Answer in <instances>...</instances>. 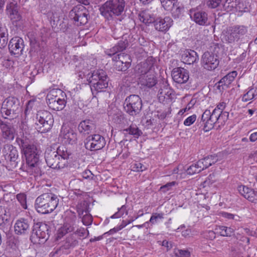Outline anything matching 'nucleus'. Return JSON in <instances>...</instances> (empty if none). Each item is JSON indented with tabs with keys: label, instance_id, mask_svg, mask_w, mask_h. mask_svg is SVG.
I'll list each match as a JSON object with an SVG mask.
<instances>
[{
	"label": "nucleus",
	"instance_id": "1",
	"mask_svg": "<svg viewBox=\"0 0 257 257\" xmlns=\"http://www.w3.org/2000/svg\"><path fill=\"white\" fill-rule=\"evenodd\" d=\"M16 142L26 157L27 165L32 169L36 168L35 171L39 169L41 163L39 159L40 152L31 140L23 134L17 138Z\"/></svg>",
	"mask_w": 257,
	"mask_h": 257
},
{
	"label": "nucleus",
	"instance_id": "2",
	"mask_svg": "<svg viewBox=\"0 0 257 257\" xmlns=\"http://www.w3.org/2000/svg\"><path fill=\"white\" fill-rule=\"evenodd\" d=\"M229 113L227 111H223L219 113V111H212L206 109L201 116V121L198 125L202 130L206 132L213 128L215 123L220 125H224L228 120Z\"/></svg>",
	"mask_w": 257,
	"mask_h": 257
},
{
	"label": "nucleus",
	"instance_id": "3",
	"mask_svg": "<svg viewBox=\"0 0 257 257\" xmlns=\"http://www.w3.org/2000/svg\"><path fill=\"white\" fill-rule=\"evenodd\" d=\"M59 203L57 196L51 192L43 193L35 201L37 211L42 214H48L56 209Z\"/></svg>",
	"mask_w": 257,
	"mask_h": 257
},
{
	"label": "nucleus",
	"instance_id": "4",
	"mask_svg": "<svg viewBox=\"0 0 257 257\" xmlns=\"http://www.w3.org/2000/svg\"><path fill=\"white\" fill-rule=\"evenodd\" d=\"M125 7L124 0H108L100 7L99 10L102 16L109 20L113 16L121 15Z\"/></svg>",
	"mask_w": 257,
	"mask_h": 257
},
{
	"label": "nucleus",
	"instance_id": "5",
	"mask_svg": "<svg viewBox=\"0 0 257 257\" xmlns=\"http://www.w3.org/2000/svg\"><path fill=\"white\" fill-rule=\"evenodd\" d=\"M92 94L105 91L108 87L109 78L102 69L94 70L88 79Z\"/></svg>",
	"mask_w": 257,
	"mask_h": 257
},
{
	"label": "nucleus",
	"instance_id": "6",
	"mask_svg": "<svg viewBox=\"0 0 257 257\" xmlns=\"http://www.w3.org/2000/svg\"><path fill=\"white\" fill-rule=\"evenodd\" d=\"M136 69L140 75L139 79L142 85L151 88L157 84V79L154 71L148 63H142L138 65Z\"/></svg>",
	"mask_w": 257,
	"mask_h": 257
},
{
	"label": "nucleus",
	"instance_id": "7",
	"mask_svg": "<svg viewBox=\"0 0 257 257\" xmlns=\"http://www.w3.org/2000/svg\"><path fill=\"white\" fill-rule=\"evenodd\" d=\"M20 111V101L17 98L9 97L3 102L1 112L5 118L14 119Z\"/></svg>",
	"mask_w": 257,
	"mask_h": 257
},
{
	"label": "nucleus",
	"instance_id": "8",
	"mask_svg": "<svg viewBox=\"0 0 257 257\" xmlns=\"http://www.w3.org/2000/svg\"><path fill=\"white\" fill-rule=\"evenodd\" d=\"M49 237V226L39 222L33 225L30 240L34 244H43Z\"/></svg>",
	"mask_w": 257,
	"mask_h": 257
},
{
	"label": "nucleus",
	"instance_id": "9",
	"mask_svg": "<svg viewBox=\"0 0 257 257\" xmlns=\"http://www.w3.org/2000/svg\"><path fill=\"white\" fill-rule=\"evenodd\" d=\"M36 118L35 128L41 133L48 132L53 124V115L47 110L38 111Z\"/></svg>",
	"mask_w": 257,
	"mask_h": 257
},
{
	"label": "nucleus",
	"instance_id": "10",
	"mask_svg": "<svg viewBox=\"0 0 257 257\" xmlns=\"http://www.w3.org/2000/svg\"><path fill=\"white\" fill-rule=\"evenodd\" d=\"M124 108L125 111L133 116L140 114L142 106V100L138 95H130L124 101Z\"/></svg>",
	"mask_w": 257,
	"mask_h": 257
},
{
	"label": "nucleus",
	"instance_id": "11",
	"mask_svg": "<svg viewBox=\"0 0 257 257\" xmlns=\"http://www.w3.org/2000/svg\"><path fill=\"white\" fill-rule=\"evenodd\" d=\"M105 140L103 137L99 134L88 136L84 141L85 148L90 151H95L102 149L105 145Z\"/></svg>",
	"mask_w": 257,
	"mask_h": 257
},
{
	"label": "nucleus",
	"instance_id": "12",
	"mask_svg": "<svg viewBox=\"0 0 257 257\" xmlns=\"http://www.w3.org/2000/svg\"><path fill=\"white\" fill-rule=\"evenodd\" d=\"M78 244L79 239L76 237V234L71 233L64 238L61 241V245L56 249L54 253L58 254L60 252H62L63 253H69Z\"/></svg>",
	"mask_w": 257,
	"mask_h": 257
},
{
	"label": "nucleus",
	"instance_id": "13",
	"mask_svg": "<svg viewBox=\"0 0 257 257\" xmlns=\"http://www.w3.org/2000/svg\"><path fill=\"white\" fill-rule=\"evenodd\" d=\"M87 11L82 6L74 7L69 13V18L77 26L84 25L87 23Z\"/></svg>",
	"mask_w": 257,
	"mask_h": 257
},
{
	"label": "nucleus",
	"instance_id": "14",
	"mask_svg": "<svg viewBox=\"0 0 257 257\" xmlns=\"http://www.w3.org/2000/svg\"><path fill=\"white\" fill-rule=\"evenodd\" d=\"M247 27L243 25H236L229 28L225 40L229 43L238 41L247 32Z\"/></svg>",
	"mask_w": 257,
	"mask_h": 257
},
{
	"label": "nucleus",
	"instance_id": "15",
	"mask_svg": "<svg viewBox=\"0 0 257 257\" xmlns=\"http://www.w3.org/2000/svg\"><path fill=\"white\" fill-rule=\"evenodd\" d=\"M45 158L47 165L53 169L63 168L65 166H61V160L54 149L51 147L47 148L45 152Z\"/></svg>",
	"mask_w": 257,
	"mask_h": 257
},
{
	"label": "nucleus",
	"instance_id": "16",
	"mask_svg": "<svg viewBox=\"0 0 257 257\" xmlns=\"http://www.w3.org/2000/svg\"><path fill=\"white\" fill-rule=\"evenodd\" d=\"M33 222L30 219L21 218L18 219L14 225V231L17 235L29 234L32 230Z\"/></svg>",
	"mask_w": 257,
	"mask_h": 257
},
{
	"label": "nucleus",
	"instance_id": "17",
	"mask_svg": "<svg viewBox=\"0 0 257 257\" xmlns=\"http://www.w3.org/2000/svg\"><path fill=\"white\" fill-rule=\"evenodd\" d=\"M128 45V41L123 38L122 40L118 41L113 47L105 50V53L106 55L112 56V60L117 62L120 60V52L125 50Z\"/></svg>",
	"mask_w": 257,
	"mask_h": 257
},
{
	"label": "nucleus",
	"instance_id": "18",
	"mask_svg": "<svg viewBox=\"0 0 257 257\" xmlns=\"http://www.w3.org/2000/svg\"><path fill=\"white\" fill-rule=\"evenodd\" d=\"M189 15L191 19L200 26L209 25L208 14L202 10L194 9L190 10Z\"/></svg>",
	"mask_w": 257,
	"mask_h": 257
},
{
	"label": "nucleus",
	"instance_id": "19",
	"mask_svg": "<svg viewBox=\"0 0 257 257\" xmlns=\"http://www.w3.org/2000/svg\"><path fill=\"white\" fill-rule=\"evenodd\" d=\"M60 137L64 143L73 145L77 142V133L71 127L65 125L62 126Z\"/></svg>",
	"mask_w": 257,
	"mask_h": 257
},
{
	"label": "nucleus",
	"instance_id": "20",
	"mask_svg": "<svg viewBox=\"0 0 257 257\" xmlns=\"http://www.w3.org/2000/svg\"><path fill=\"white\" fill-rule=\"evenodd\" d=\"M218 56L213 55L211 52H205L202 57V64L208 70H214L219 65Z\"/></svg>",
	"mask_w": 257,
	"mask_h": 257
},
{
	"label": "nucleus",
	"instance_id": "21",
	"mask_svg": "<svg viewBox=\"0 0 257 257\" xmlns=\"http://www.w3.org/2000/svg\"><path fill=\"white\" fill-rule=\"evenodd\" d=\"M172 76L173 80L176 83H185L189 80V72L183 68H175L172 72Z\"/></svg>",
	"mask_w": 257,
	"mask_h": 257
},
{
	"label": "nucleus",
	"instance_id": "22",
	"mask_svg": "<svg viewBox=\"0 0 257 257\" xmlns=\"http://www.w3.org/2000/svg\"><path fill=\"white\" fill-rule=\"evenodd\" d=\"M24 48V41L20 37L13 38L9 44V49L11 53L20 55Z\"/></svg>",
	"mask_w": 257,
	"mask_h": 257
},
{
	"label": "nucleus",
	"instance_id": "23",
	"mask_svg": "<svg viewBox=\"0 0 257 257\" xmlns=\"http://www.w3.org/2000/svg\"><path fill=\"white\" fill-rule=\"evenodd\" d=\"M174 95L173 90L167 85H164L161 87L158 93L159 100L162 103L170 102L173 98Z\"/></svg>",
	"mask_w": 257,
	"mask_h": 257
},
{
	"label": "nucleus",
	"instance_id": "24",
	"mask_svg": "<svg viewBox=\"0 0 257 257\" xmlns=\"http://www.w3.org/2000/svg\"><path fill=\"white\" fill-rule=\"evenodd\" d=\"M237 75V73L235 71L228 73L218 82V84H216L217 89L220 92L223 91V90L228 88L229 85L234 80Z\"/></svg>",
	"mask_w": 257,
	"mask_h": 257
},
{
	"label": "nucleus",
	"instance_id": "25",
	"mask_svg": "<svg viewBox=\"0 0 257 257\" xmlns=\"http://www.w3.org/2000/svg\"><path fill=\"white\" fill-rule=\"evenodd\" d=\"M173 24V20L169 17H166L164 19H157L154 23L155 29L160 32H166Z\"/></svg>",
	"mask_w": 257,
	"mask_h": 257
},
{
	"label": "nucleus",
	"instance_id": "26",
	"mask_svg": "<svg viewBox=\"0 0 257 257\" xmlns=\"http://www.w3.org/2000/svg\"><path fill=\"white\" fill-rule=\"evenodd\" d=\"M96 128L93 121L90 119H85L81 121L78 125V129L80 133L90 134Z\"/></svg>",
	"mask_w": 257,
	"mask_h": 257
},
{
	"label": "nucleus",
	"instance_id": "27",
	"mask_svg": "<svg viewBox=\"0 0 257 257\" xmlns=\"http://www.w3.org/2000/svg\"><path fill=\"white\" fill-rule=\"evenodd\" d=\"M182 60L184 63L191 65L198 61L199 56L195 51L186 50L182 55Z\"/></svg>",
	"mask_w": 257,
	"mask_h": 257
},
{
	"label": "nucleus",
	"instance_id": "28",
	"mask_svg": "<svg viewBox=\"0 0 257 257\" xmlns=\"http://www.w3.org/2000/svg\"><path fill=\"white\" fill-rule=\"evenodd\" d=\"M9 153L5 155V160L9 162L13 167H16L17 166V159L18 158V152L16 148L12 146L8 147Z\"/></svg>",
	"mask_w": 257,
	"mask_h": 257
},
{
	"label": "nucleus",
	"instance_id": "29",
	"mask_svg": "<svg viewBox=\"0 0 257 257\" xmlns=\"http://www.w3.org/2000/svg\"><path fill=\"white\" fill-rule=\"evenodd\" d=\"M56 151L61 160V166H66L68 163L67 160L71 155L70 151L65 146L62 145L59 146Z\"/></svg>",
	"mask_w": 257,
	"mask_h": 257
},
{
	"label": "nucleus",
	"instance_id": "30",
	"mask_svg": "<svg viewBox=\"0 0 257 257\" xmlns=\"http://www.w3.org/2000/svg\"><path fill=\"white\" fill-rule=\"evenodd\" d=\"M66 101L65 100L64 97H60L57 99H55L47 104L48 105L50 108L54 110L60 111L62 110L66 106Z\"/></svg>",
	"mask_w": 257,
	"mask_h": 257
},
{
	"label": "nucleus",
	"instance_id": "31",
	"mask_svg": "<svg viewBox=\"0 0 257 257\" xmlns=\"http://www.w3.org/2000/svg\"><path fill=\"white\" fill-rule=\"evenodd\" d=\"M74 229V223H65L63 225L58 229L57 239H60L66 234L73 232Z\"/></svg>",
	"mask_w": 257,
	"mask_h": 257
},
{
	"label": "nucleus",
	"instance_id": "32",
	"mask_svg": "<svg viewBox=\"0 0 257 257\" xmlns=\"http://www.w3.org/2000/svg\"><path fill=\"white\" fill-rule=\"evenodd\" d=\"M140 20L146 24L155 23L156 20L153 14H151L148 10L142 11L139 15Z\"/></svg>",
	"mask_w": 257,
	"mask_h": 257
},
{
	"label": "nucleus",
	"instance_id": "33",
	"mask_svg": "<svg viewBox=\"0 0 257 257\" xmlns=\"http://www.w3.org/2000/svg\"><path fill=\"white\" fill-rule=\"evenodd\" d=\"M122 132L124 135H132L136 138H139L143 134L142 131L136 125L133 124L128 127L122 130Z\"/></svg>",
	"mask_w": 257,
	"mask_h": 257
},
{
	"label": "nucleus",
	"instance_id": "34",
	"mask_svg": "<svg viewBox=\"0 0 257 257\" xmlns=\"http://www.w3.org/2000/svg\"><path fill=\"white\" fill-rule=\"evenodd\" d=\"M64 97L63 92L61 89H53L47 94L46 97L47 103H48L55 99Z\"/></svg>",
	"mask_w": 257,
	"mask_h": 257
},
{
	"label": "nucleus",
	"instance_id": "35",
	"mask_svg": "<svg viewBox=\"0 0 257 257\" xmlns=\"http://www.w3.org/2000/svg\"><path fill=\"white\" fill-rule=\"evenodd\" d=\"M11 226V223L10 218L4 213L0 215V229L3 230L4 232L7 233L9 231Z\"/></svg>",
	"mask_w": 257,
	"mask_h": 257
},
{
	"label": "nucleus",
	"instance_id": "36",
	"mask_svg": "<svg viewBox=\"0 0 257 257\" xmlns=\"http://www.w3.org/2000/svg\"><path fill=\"white\" fill-rule=\"evenodd\" d=\"M8 41V33L5 26H0V49L5 48Z\"/></svg>",
	"mask_w": 257,
	"mask_h": 257
},
{
	"label": "nucleus",
	"instance_id": "37",
	"mask_svg": "<svg viewBox=\"0 0 257 257\" xmlns=\"http://www.w3.org/2000/svg\"><path fill=\"white\" fill-rule=\"evenodd\" d=\"M3 136L4 138L12 140L14 138L13 129L7 124H3L2 127Z\"/></svg>",
	"mask_w": 257,
	"mask_h": 257
},
{
	"label": "nucleus",
	"instance_id": "38",
	"mask_svg": "<svg viewBox=\"0 0 257 257\" xmlns=\"http://www.w3.org/2000/svg\"><path fill=\"white\" fill-rule=\"evenodd\" d=\"M202 160L203 161L204 165L205 166L206 168H207L212 164L217 162L218 159L217 158V156L211 155L210 156H207L204 158Z\"/></svg>",
	"mask_w": 257,
	"mask_h": 257
},
{
	"label": "nucleus",
	"instance_id": "39",
	"mask_svg": "<svg viewBox=\"0 0 257 257\" xmlns=\"http://www.w3.org/2000/svg\"><path fill=\"white\" fill-rule=\"evenodd\" d=\"M124 214H128V209L125 205H122L120 208H118V211L112 215L111 218H118L122 216Z\"/></svg>",
	"mask_w": 257,
	"mask_h": 257
},
{
	"label": "nucleus",
	"instance_id": "40",
	"mask_svg": "<svg viewBox=\"0 0 257 257\" xmlns=\"http://www.w3.org/2000/svg\"><path fill=\"white\" fill-rule=\"evenodd\" d=\"M220 235L223 236H230L234 232V229L224 226H219Z\"/></svg>",
	"mask_w": 257,
	"mask_h": 257
},
{
	"label": "nucleus",
	"instance_id": "41",
	"mask_svg": "<svg viewBox=\"0 0 257 257\" xmlns=\"http://www.w3.org/2000/svg\"><path fill=\"white\" fill-rule=\"evenodd\" d=\"M178 5L179 4L176 3L170 10L171 11L173 16L175 18H179L183 11V8Z\"/></svg>",
	"mask_w": 257,
	"mask_h": 257
},
{
	"label": "nucleus",
	"instance_id": "42",
	"mask_svg": "<svg viewBox=\"0 0 257 257\" xmlns=\"http://www.w3.org/2000/svg\"><path fill=\"white\" fill-rule=\"evenodd\" d=\"M236 6V2L233 0H226L223 5V8L227 12L233 11Z\"/></svg>",
	"mask_w": 257,
	"mask_h": 257
},
{
	"label": "nucleus",
	"instance_id": "43",
	"mask_svg": "<svg viewBox=\"0 0 257 257\" xmlns=\"http://www.w3.org/2000/svg\"><path fill=\"white\" fill-rule=\"evenodd\" d=\"M222 50L221 45L217 43H213L210 48L209 51L206 52H211L213 55L218 56V54L220 53Z\"/></svg>",
	"mask_w": 257,
	"mask_h": 257
},
{
	"label": "nucleus",
	"instance_id": "44",
	"mask_svg": "<svg viewBox=\"0 0 257 257\" xmlns=\"http://www.w3.org/2000/svg\"><path fill=\"white\" fill-rule=\"evenodd\" d=\"M85 214L82 217V221L84 225H89L91 224L93 219L92 216L88 213L87 210L85 211Z\"/></svg>",
	"mask_w": 257,
	"mask_h": 257
},
{
	"label": "nucleus",
	"instance_id": "45",
	"mask_svg": "<svg viewBox=\"0 0 257 257\" xmlns=\"http://www.w3.org/2000/svg\"><path fill=\"white\" fill-rule=\"evenodd\" d=\"M245 198L251 202L256 203L257 191H255L254 190L250 188V191H249V192L247 193V195H246Z\"/></svg>",
	"mask_w": 257,
	"mask_h": 257
},
{
	"label": "nucleus",
	"instance_id": "46",
	"mask_svg": "<svg viewBox=\"0 0 257 257\" xmlns=\"http://www.w3.org/2000/svg\"><path fill=\"white\" fill-rule=\"evenodd\" d=\"M256 90L253 89H250L242 97V101H247L253 99L255 95Z\"/></svg>",
	"mask_w": 257,
	"mask_h": 257
},
{
	"label": "nucleus",
	"instance_id": "47",
	"mask_svg": "<svg viewBox=\"0 0 257 257\" xmlns=\"http://www.w3.org/2000/svg\"><path fill=\"white\" fill-rule=\"evenodd\" d=\"M119 61L124 63L128 67H130L132 62V59L129 55L125 53H121Z\"/></svg>",
	"mask_w": 257,
	"mask_h": 257
},
{
	"label": "nucleus",
	"instance_id": "48",
	"mask_svg": "<svg viewBox=\"0 0 257 257\" xmlns=\"http://www.w3.org/2000/svg\"><path fill=\"white\" fill-rule=\"evenodd\" d=\"M162 6L165 10L170 11L176 2L170 0H160Z\"/></svg>",
	"mask_w": 257,
	"mask_h": 257
},
{
	"label": "nucleus",
	"instance_id": "49",
	"mask_svg": "<svg viewBox=\"0 0 257 257\" xmlns=\"http://www.w3.org/2000/svg\"><path fill=\"white\" fill-rule=\"evenodd\" d=\"M176 257H190V253L187 249H176L175 250Z\"/></svg>",
	"mask_w": 257,
	"mask_h": 257
},
{
	"label": "nucleus",
	"instance_id": "50",
	"mask_svg": "<svg viewBox=\"0 0 257 257\" xmlns=\"http://www.w3.org/2000/svg\"><path fill=\"white\" fill-rule=\"evenodd\" d=\"M30 45L32 48L35 50H37L40 48V43L38 38L34 36H32L30 38Z\"/></svg>",
	"mask_w": 257,
	"mask_h": 257
},
{
	"label": "nucleus",
	"instance_id": "51",
	"mask_svg": "<svg viewBox=\"0 0 257 257\" xmlns=\"http://www.w3.org/2000/svg\"><path fill=\"white\" fill-rule=\"evenodd\" d=\"M17 199L24 209H27L26 196L24 194H18L17 195Z\"/></svg>",
	"mask_w": 257,
	"mask_h": 257
},
{
	"label": "nucleus",
	"instance_id": "52",
	"mask_svg": "<svg viewBox=\"0 0 257 257\" xmlns=\"http://www.w3.org/2000/svg\"><path fill=\"white\" fill-rule=\"evenodd\" d=\"M115 68L118 71H125L130 67L126 66V65L124 64L123 63L118 61L117 62H115Z\"/></svg>",
	"mask_w": 257,
	"mask_h": 257
},
{
	"label": "nucleus",
	"instance_id": "53",
	"mask_svg": "<svg viewBox=\"0 0 257 257\" xmlns=\"http://www.w3.org/2000/svg\"><path fill=\"white\" fill-rule=\"evenodd\" d=\"M221 2V0H208L207 5L209 8L215 9L220 5Z\"/></svg>",
	"mask_w": 257,
	"mask_h": 257
},
{
	"label": "nucleus",
	"instance_id": "54",
	"mask_svg": "<svg viewBox=\"0 0 257 257\" xmlns=\"http://www.w3.org/2000/svg\"><path fill=\"white\" fill-rule=\"evenodd\" d=\"M132 169L136 172H142L145 170V167L141 163L137 162L132 165Z\"/></svg>",
	"mask_w": 257,
	"mask_h": 257
},
{
	"label": "nucleus",
	"instance_id": "55",
	"mask_svg": "<svg viewBox=\"0 0 257 257\" xmlns=\"http://www.w3.org/2000/svg\"><path fill=\"white\" fill-rule=\"evenodd\" d=\"M199 172V170H198L196 164H192L187 169V173L189 175H193Z\"/></svg>",
	"mask_w": 257,
	"mask_h": 257
},
{
	"label": "nucleus",
	"instance_id": "56",
	"mask_svg": "<svg viewBox=\"0 0 257 257\" xmlns=\"http://www.w3.org/2000/svg\"><path fill=\"white\" fill-rule=\"evenodd\" d=\"M196 119V115L193 114L187 117L184 121V124L186 126H189L193 124Z\"/></svg>",
	"mask_w": 257,
	"mask_h": 257
},
{
	"label": "nucleus",
	"instance_id": "57",
	"mask_svg": "<svg viewBox=\"0 0 257 257\" xmlns=\"http://www.w3.org/2000/svg\"><path fill=\"white\" fill-rule=\"evenodd\" d=\"M17 4L15 2L10 3L7 7V10L11 14H14L15 13L17 12L15 6Z\"/></svg>",
	"mask_w": 257,
	"mask_h": 257
},
{
	"label": "nucleus",
	"instance_id": "58",
	"mask_svg": "<svg viewBox=\"0 0 257 257\" xmlns=\"http://www.w3.org/2000/svg\"><path fill=\"white\" fill-rule=\"evenodd\" d=\"M163 213H154L150 219V222L152 223H155L158 219L163 218Z\"/></svg>",
	"mask_w": 257,
	"mask_h": 257
},
{
	"label": "nucleus",
	"instance_id": "59",
	"mask_svg": "<svg viewBox=\"0 0 257 257\" xmlns=\"http://www.w3.org/2000/svg\"><path fill=\"white\" fill-rule=\"evenodd\" d=\"M222 216L223 217H225L226 218L229 219H235L236 220H238L239 219V216L237 215H235L233 214L226 212H222L221 213Z\"/></svg>",
	"mask_w": 257,
	"mask_h": 257
},
{
	"label": "nucleus",
	"instance_id": "60",
	"mask_svg": "<svg viewBox=\"0 0 257 257\" xmlns=\"http://www.w3.org/2000/svg\"><path fill=\"white\" fill-rule=\"evenodd\" d=\"M215 181V175L213 173L209 175L207 179L204 181V183L205 184V185H212Z\"/></svg>",
	"mask_w": 257,
	"mask_h": 257
},
{
	"label": "nucleus",
	"instance_id": "61",
	"mask_svg": "<svg viewBox=\"0 0 257 257\" xmlns=\"http://www.w3.org/2000/svg\"><path fill=\"white\" fill-rule=\"evenodd\" d=\"M250 188L244 186H241L238 187V191L239 193L242 195L244 198L246 197V195H247L248 192L250 191Z\"/></svg>",
	"mask_w": 257,
	"mask_h": 257
},
{
	"label": "nucleus",
	"instance_id": "62",
	"mask_svg": "<svg viewBox=\"0 0 257 257\" xmlns=\"http://www.w3.org/2000/svg\"><path fill=\"white\" fill-rule=\"evenodd\" d=\"M204 237L209 240H213L216 237V234L212 230L207 231L204 233Z\"/></svg>",
	"mask_w": 257,
	"mask_h": 257
},
{
	"label": "nucleus",
	"instance_id": "63",
	"mask_svg": "<svg viewBox=\"0 0 257 257\" xmlns=\"http://www.w3.org/2000/svg\"><path fill=\"white\" fill-rule=\"evenodd\" d=\"M82 177L84 179H93L94 175L89 170H85L82 172Z\"/></svg>",
	"mask_w": 257,
	"mask_h": 257
},
{
	"label": "nucleus",
	"instance_id": "64",
	"mask_svg": "<svg viewBox=\"0 0 257 257\" xmlns=\"http://www.w3.org/2000/svg\"><path fill=\"white\" fill-rule=\"evenodd\" d=\"M226 104L224 102H220L216 107L213 109V111H216L217 110L219 111V113L223 112V110L226 107Z\"/></svg>",
	"mask_w": 257,
	"mask_h": 257
}]
</instances>
